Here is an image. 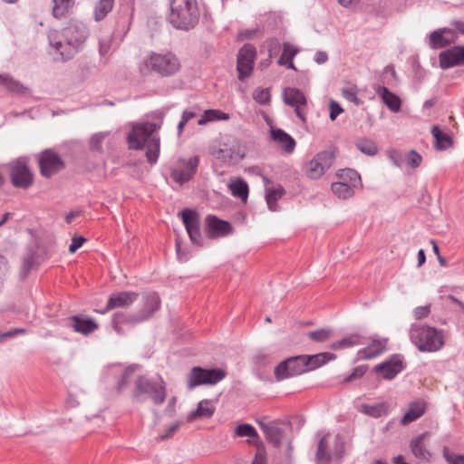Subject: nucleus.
I'll use <instances>...</instances> for the list:
<instances>
[{
	"instance_id": "f257e3e1",
	"label": "nucleus",
	"mask_w": 464,
	"mask_h": 464,
	"mask_svg": "<svg viewBox=\"0 0 464 464\" xmlns=\"http://www.w3.org/2000/svg\"><path fill=\"white\" fill-rule=\"evenodd\" d=\"M88 37V28L80 22H72L62 31L51 30L48 33L52 53L61 60H69L78 53Z\"/></svg>"
},
{
	"instance_id": "f03ea898",
	"label": "nucleus",
	"mask_w": 464,
	"mask_h": 464,
	"mask_svg": "<svg viewBox=\"0 0 464 464\" xmlns=\"http://www.w3.org/2000/svg\"><path fill=\"white\" fill-rule=\"evenodd\" d=\"M181 63L172 52H150L140 62L139 69L141 74L156 73L160 77H170L179 72Z\"/></svg>"
},
{
	"instance_id": "7ed1b4c3",
	"label": "nucleus",
	"mask_w": 464,
	"mask_h": 464,
	"mask_svg": "<svg viewBox=\"0 0 464 464\" xmlns=\"http://www.w3.org/2000/svg\"><path fill=\"white\" fill-rule=\"evenodd\" d=\"M199 16L197 0H171L168 20L174 28L188 31L198 24Z\"/></svg>"
},
{
	"instance_id": "20e7f679",
	"label": "nucleus",
	"mask_w": 464,
	"mask_h": 464,
	"mask_svg": "<svg viewBox=\"0 0 464 464\" xmlns=\"http://www.w3.org/2000/svg\"><path fill=\"white\" fill-rule=\"evenodd\" d=\"M160 299L157 293L150 292L141 295L140 307L137 312L132 314L115 313L112 317V324L114 330L121 334L120 324H139L148 320L150 316L160 309Z\"/></svg>"
},
{
	"instance_id": "39448f33",
	"label": "nucleus",
	"mask_w": 464,
	"mask_h": 464,
	"mask_svg": "<svg viewBox=\"0 0 464 464\" xmlns=\"http://www.w3.org/2000/svg\"><path fill=\"white\" fill-rule=\"evenodd\" d=\"M410 339L420 352H437L444 345L442 331L427 325L413 324L410 329Z\"/></svg>"
},
{
	"instance_id": "423d86ee",
	"label": "nucleus",
	"mask_w": 464,
	"mask_h": 464,
	"mask_svg": "<svg viewBox=\"0 0 464 464\" xmlns=\"http://www.w3.org/2000/svg\"><path fill=\"white\" fill-rule=\"evenodd\" d=\"M135 386L133 397L138 401H143V394L149 395L156 404H161L165 401V384L161 379L159 382H151L146 377L140 376L135 381Z\"/></svg>"
},
{
	"instance_id": "0eeeda50",
	"label": "nucleus",
	"mask_w": 464,
	"mask_h": 464,
	"mask_svg": "<svg viewBox=\"0 0 464 464\" xmlns=\"http://www.w3.org/2000/svg\"><path fill=\"white\" fill-rule=\"evenodd\" d=\"M335 156L334 149L318 152L304 166L305 176L311 179H320L332 167Z\"/></svg>"
},
{
	"instance_id": "6e6552de",
	"label": "nucleus",
	"mask_w": 464,
	"mask_h": 464,
	"mask_svg": "<svg viewBox=\"0 0 464 464\" xmlns=\"http://www.w3.org/2000/svg\"><path fill=\"white\" fill-rule=\"evenodd\" d=\"M160 128V124L151 122H143L133 125L131 131L127 136L130 149H143L151 137H159L157 130Z\"/></svg>"
},
{
	"instance_id": "1a4fd4ad",
	"label": "nucleus",
	"mask_w": 464,
	"mask_h": 464,
	"mask_svg": "<svg viewBox=\"0 0 464 464\" xmlns=\"http://www.w3.org/2000/svg\"><path fill=\"white\" fill-rule=\"evenodd\" d=\"M226 377L222 369H203L193 367L187 376V386L189 390L204 384H216Z\"/></svg>"
},
{
	"instance_id": "9d476101",
	"label": "nucleus",
	"mask_w": 464,
	"mask_h": 464,
	"mask_svg": "<svg viewBox=\"0 0 464 464\" xmlns=\"http://www.w3.org/2000/svg\"><path fill=\"white\" fill-rule=\"evenodd\" d=\"M308 371L307 356L301 355L291 357L280 362L275 369V376L277 381H282Z\"/></svg>"
},
{
	"instance_id": "9b49d317",
	"label": "nucleus",
	"mask_w": 464,
	"mask_h": 464,
	"mask_svg": "<svg viewBox=\"0 0 464 464\" xmlns=\"http://www.w3.org/2000/svg\"><path fill=\"white\" fill-rule=\"evenodd\" d=\"M329 439V434H326L319 440L315 454L316 464H330L332 459L343 457V444L336 438L332 447Z\"/></svg>"
},
{
	"instance_id": "f8f14e48",
	"label": "nucleus",
	"mask_w": 464,
	"mask_h": 464,
	"mask_svg": "<svg viewBox=\"0 0 464 464\" xmlns=\"http://www.w3.org/2000/svg\"><path fill=\"white\" fill-rule=\"evenodd\" d=\"M12 184L16 188H28L34 182V174L31 172L25 158H19L9 164Z\"/></svg>"
},
{
	"instance_id": "ddd939ff",
	"label": "nucleus",
	"mask_w": 464,
	"mask_h": 464,
	"mask_svg": "<svg viewBox=\"0 0 464 464\" xmlns=\"http://www.w3.org/2000/svg\"><path fill=\"white\" fill-rule=\"evenodd\" d=\"M198 163V156L179 159L171 169V178L179 185L189 181L196 174Z\"/></svg>"
},
{
	"instance_id": "4468645a",
	"label": "nucleus",
	"mask_w": 464,
	"mask_h": 464,
	"mask_svg": "<svg viewBox=\"0 0 464 464\" xmlns=\"http://www.w3.org/2000/svg\"><path fill=\"white\" fill-rule=\"evenodd\" d=\"M256 57V50L252 44H246L240 48L237 60V71L240 81H245L252 74Z\"/></svg>"
},
{
	"instance_id": "2eb2a0df",
	"label": "nucleus",
	"mask_w": 464,
	"mask_h": 464,
	"mask_svg": "<svg viewBox=\"0 0 464 464\" xmlns=\"http://www.w3.org/2000/svg\"><path fill=\"white\" fill-rule=\"evenodd\" d=\"M406 366L403 355L392 354L386 361L374 366L373 371L380 373L385 380H392Z\"/></svg>"
},
{
	"instance_id": "dca6fc26",
	"label": "nucleus",
	"mask_w": 464,
	"mask_h": 464,
	"mask_svg": "<svg viewBox=\"0 0 464 464\" xmlns=\"http://www.w3.org/2000/svg\"><path fill=\"white\" fill-rule=\"evenodd\" d=\"M38 161L40 172L45 178L52 177L64 167L61 157L52 150L43 151L39 156Z\"/></svg>"
},
{
	"instance_id": "f3484780",
	"label": "nucleus",
	"mask_w": 464,
	"mask_h": 464,
	"mask_svg": "<svg viewBox=\"0 0 464 464\" xmlns=\"http://www.w3.org/2000/svg\"><path fill=\"white\" fill-rule=\"evenodd\" d=\"M349 179V183L343 181H336L332 184L333 193L342 199H347L353 196L354 188L361 184V177L357 171L349 169L344 172Z\"/></svg>"
},
{
	"instance_id": "a211bd4d",
	"label": "nucleus",
	"mask_w": 464,
	"mask_h": 464,
	"mask_svg": "<svg viewBox=\"0 0 464 464\" xmlns=\"http://www.w3.org/2000/svg\"><path fill=\"white\" fill-rule=\"evenodd\" d=\"M182 221L191 242L197 246H203V237L200 231V218L198 214L191 209L181 212Z\"/></svg>"
},
{
	"instance_id": "6ab92c4d",
	"label": "nucleus",
	"mask_w": 464,
	"mask_h": 464,
	"mask_svg": "<svg viewBox=\"0 0 464 464\" xmlns=\"http://www.w3.org/2000/svg\"><path fill=\"white\" fill-rule=\"evenodd\" d=\"M439 61L442 69L464 65V46L456 45L442 51L439 55Z\"/></svg>"
},
{
	"instance_id": "aec40b11",
	"label": "nucleus",
	"mask_w": 464,
	"mask_h": 464,
	"mask_svg": "<svg viewBox=\"0 0 464 464\" xmlns=\"http://www.w3.org/2000/svg\"><path fill=\"white\" fill-rule=\"evenodd\" d=\"M284 102L295 107L296 116L303 121H305V114L303 107L306 105V98L304 93L295 88H285L283 92Z\"/></svg>"
},
{
	"instance_id": "412c9836",
	"label": "nucleus",
	"mask_w": 464,
	"mask_h": 464,
	"mask_svg": "<svg viewBox=\"0 0 464 464\" xmlns=\"http://www.w3.org/2000/svg\"><path fill=\"white\" fill-rule=\"evenodd\" d=\"M139 295L135 292H120L113 294L108 299L106 307L102 314L115 308H126L131 305L137 299Z\"/></svg>"
},
{
	"instance_id": "4be33fe9",
	"label": "nucleus",
	"mask_w": 464,
	"mask_h": 464,
	"mask_svg": "<svg viewBox=\"0 0 464 464\" xmlns=\"http://www.w3.org/2000/svg\"><path fill=\"white\" fill-rule=\"evenodd\" d=\"M456 33L448 28H441L432 32L430 36V46L433 49L443 48L455 42Z\"/></svg>"
},
{
	"instance_id": "5701e85b",
	"label": "nucleus",
	"mask_w": 464,
	"mask_h": 464,
	"mask_svg": "<svg viewBox=\"0 0 464 464\" xmlns=\"http://www.w3.org/2000/svg\"><path fill=\"white\" fill-rule=\"evenodd\" d=\"M426 410L427 403L422 399L410 402L407 411L400 420V423L405 426L415 421L426 412Z\"/></svg>"
},
{
	"instance_id": "b1692460",
	"label": "nucleus",
	"mask_w": 464,
	"mask_h": 464,
	"mask_svg": "<svg viewBox=\"0 0 464 464\" xmlns=\"http://www.w3.org/2000/svg\"><path fill=\"white\" fill-rule=\"evenodd\" d=\"M425 437L426 434L422 433L412 439L410 442L411 451L418 463H427L431 458V453L424 443Z\"/></svg>"
},
{
	"instance_id": "393cba45",
	"label": "nucleus",
	"mask_w": 464,
	"mask_h": 464,
	"mask_svg": "<svg viewBox=\"0 0 464 464\" xmlns=\"http://www.w3.org/2000/svg\"><path fill=\"white\" fill-rule=\"evenodd\" d=\"M67 326L71 327L74 332L87 335L93 333L98 324L94 320L83 318L80 315H73L67 320Z\"/></svg>"
},
{
	"instance_id": "a878e982",
	"label": "nucleus",
	"mask_w": 464,
	"mask_h": 464,
	"mask_svg": "<svg viewBox=\"0 0 464 464\" xmlns=\"http://www.w3.org/2000/svg\"><path fill=\"white\" fill-rule=\"evenodd\" d=\"M376 94L381 98L382 102L393 112H397L401 110V98L389 91L385 86L374 84L372 86Z\"/></svg>"
},
{
	"instance_id": "bb28decb",
	"label": "nucleus",
	"mask_w": 464,
	"mask_h": 464,
	"mask_svg": "<svg viewBox=\"0 0 464 464\" xmlns=\"http://www.w3.org/2000/svg\"><path fill=\"white\" fill-rule=\"evenodd\" d=\"M387 350V339H374L365 348L361 349L357 353L358 359L371 360L384 353Z\"/></svg>"
},
{
	"instance_id": "cd10ccee",
	"label": "nucleus",
	"mask_w": 464,
	"mask_h": 464,
	"mask_svg": "<svg viewBox=\"0 0 464 464\" xmlns=\"http://www.w3.org/2000/svg\"><path fill=\"white\" fill-rule=\"evenodd\" d=\"M207 231L211 237H223L231 231L228 222L221 220L215 216H208L206 218Z\"/></svg>"
},
{
	"instance_id": "c85d7f7f",
	"label": "nucleus",
	"mask_w": 464,
	"mask_h": 464,
	"mask_svg": "<svg viewBox=\"0 0 464 464\" xmlns=\"http://www.w3.org/2000/svg\"><path fill=\"white\" fill-rule=\"evenodd\" d=\"M260 429L263 430L266 440L278 447L284 438V430L277 425L276 422L266 423L258 421Z\"/></svg>"
},
{
	"instance_id": "c756f323",
	"label": "nucleus",
	"mask_w": 464,
	"mask_h": 464,
	"mask_svg": "<svg viewBox=\"0 0 464 464\" xmlns=\"http://www.w3.org/2000/svg\"><path fill=\"white\" fill-rule=\"evenodd\" d=\"M271 138L273 140L277 142L281 149L290 154L294 151L295 147V140L281 129L271 130Z\"/></svg>"
},
{
	"instance_id": "7c9ffc66",
	"label": "nucleus",
	"mask_w": 464,
	"mask_h": 464,
	"mask_svg": "<svg viewBox=\"0 0 464 464\" xmlns=\"http://www.w3.org/2000/svg\"><path fill=\"white\" fill-rule=\"evenodd\" d=\"M215 411L214 404L211 401L203 400L198 402L195 411H192L188 416V421H193L197 419H208Z\"/></svg>"
},
{
	"instance_id": "2f4dec72",
	"label": "nucleus",
	"mask_w": 464,
	"mask_h": 464,
	"mask_svg": "<svg viewBox=\"0 0 464 464\" xmlns=\"http://www.w3.org/2000/svg\"><path fill=\"white\" fill-rule=\"evenodd\" d=\"M431 134L435 139L434 146L436 150H443L452 147V138L450 135L443 133L439 128V126L434 125L431 128Z\"/></svg>"
},
{
	"instance_id": "473e14b6",
	"label": "nucleus",
	"mask_w": 464,
	"mask_h": 464,
	"mask_svg": "<svg viewBox=\"0 0 464 464\" xmlns=\"http://www.w3.org/2000/svg\"><path fill=\"white\" fill-rule=\"evenodd\" d=\"M75 0H53V15L55 18H62L68 15L73 6Z\"/></svg>"
},
{
	"instance_id": "72a5a7b5",
	"label": "nucleus",
	"mask_w": 464,
	"mask_h": 464,
	"mask_svg": "<svg viewBox=\"0 0 464 464\" xmlns=\"http://www.w3.org/2000/svg\"><path fill=\"white\" fill-rule=\"evenodd\" d=\"M0 85L8 92L19 94L25 93L28 91L25 86L9 74H0Z\"/></svg>"
},
{
	"instance_id": "f704fd0d",
	"label": "nucleus",
	"mask_w": 464,
	"mask_h": 464,
	"mask_svg": "<svg viewBox=\"0 0 464 464\" xmlns=\"http://www.w3.org/2000/svg\"><path fill=\"white\" fill-rule=\"evenodd\" d=\"M284 194L285 189L281 185L266 188V200L270 210L276 211L277 209L276 201L280 199Z\"/></svg>"
},
{
	"instance_id": "c9c22d12",
	"label": "nucleus",
	"mask_w": 464,
	"mask_h": 464,
	"mask_svg": "<svg viewBox=\"0 0 464 464\" xmlns=\"http://www.w3.org/2000/svg\"><path fill=\"white\" fill-rule=\"evenodd\" d=\"M355 146L362 153L371 157L375 156L379 151L375 141L365 137L358 139Z\"/></svg>"
},
{
	"instance_id": "e433bc0d",
	"label": "nucleus",
	"mask_w": 464,
	"mask_h": 464,
	"mask_svg": "<svg viewBox=\"0 0 464 464\" xmlns=\"http://www.w3.org/2000/svg\"><path fill=\"white\" fill-rule=\"evenodd\" d=\"M146 158L148 161L152 165L155 164L159 159L160 140V137H151L149 142L146 144Z\"/></svg>"
},
{
	"instance_id": "4c0bfd02",
	"label": "nucleus",
	"mask_w": 464,
	"mask_h": 464,
	"mask_svg": "<svg viewBox=\"0 0 464 464\" xmlns=\"http://www.w3.org/2000/svg\"><path fill=\"white\" fill-rule=\"evenodd\" d=\"M229 119V115L227 113H225L219 110H207L204 111V113L200 116V118L198 121V125H205L210 121H227Z\"/></svg>"
},
{
	"instance_id": "58836bf2",
	"label": "nucleus",
	"mask_w": 464,
	"mask_h": 464,
	"mask_svg": "<svg viewBox=\"0 0 464 464\" xmlns=\"http://www.w3.org/2000/svg\"><path fill=\"white\" fill-rule=\"evenodd\" d=\"M114 0H99L94 8L95 21H102L111 11Z\"/></svg>"
},
{
	"instance_id": "ea45409f",
	"label": "nucleus",
	"mask_w": 464,
	"mask_h": 464,
	"mask_svg": "<svg viewBox=\"0 0 464 464\" xmlns=\"http://www.w3.org/2000/svg\"><path fill=\"white\" fill-rule=\"evenodd\" d=\"M361 411L371 417L379 418L387 413V406L384 402H380L373 405L362 404L361 406Z\"/></svg>"
},
{
	"instance_id": "a19ab883",
	"label": "nucleus",
	"mask_w": 464,
	"mask_h": 464,
	"mask_svg": "<svg viewBox=\"0 0 464 464\" xmlns=\"http://www.w3.org/2000/svg\"><path fill=\"white\" fill-rule=\"evenodd\" d=\"M229 188L233 196L240 198L242 199L247 198L248 185L244 179H238L236 181L231 182L229 184Z\"/></svg>"
},
{
	"instance_id": "79ce46f5",
	"label": "nucleus",
	"mask_w": 464,
	"mask_h": 464,
	"mask_svg": "<svg viewBox=\"0 0 464 464\" xmlns=\"http://www.w3.org/2000/svg\"><path fill=\"white\" fill-rule=\"evenodd\" d=\"M362 343L361 336L359 334H351L336 343H332L333 350L344 349L352 346L359 345Z\"/></svg>"
},
{
	"instance_id": "37998d69",
	"label": "nucleus",
	"mask_w": 464,
	"mask_h": 464,
	"mask_svg": "<svg viewBox=\"0 0 464 464\" xmlns=\"http://www.w3.org/2000/svg\"><path fill=\"white\" fill-rule=\"evenodd\" d=\"M333 358V355L328 353H319L312 356H307L308 359V371L314 370L324 363L329 359Z\"/></svg>"
},
{
	"instance_id": "c03bdc74",
	"label": "nucleus",
	"mask_w": 464,
	"mask_h": 464,
	"mask_svg": "<svg viewBox=\"0 0 464 464\" xmlns=\"http://www.w3.org/2000/svg\"><path fill=\"white\" fill-rule=\"evenodd\" d=\"M333 334V331L330 328H322L315 331L307 333V336L314 342L323 343L327 341Z\"/></svg>"
},
{
	"instance_id": "a18cd8bd",
	"label": "nucleus",
	"mask_w": 464,
	"mask_h": 464,
	"mask_svg": "<svg viewBox=\"0 0 464 464\" xmlns=\"http://www.w3.org/2000/svg\"><path fill=\"white\" fill-rule=\"evenodd\" d=\"M298 48L294 47L291 44L287 42L284 43L283 53L278 60V63L286 64L285 60H293V58L298 53Z\"/></svg>"
},
{
	"instance_id": "49530a36",
	"label": "nucleus",
	"mask_w": 464,
	"mask_h": 464,
	"mask_svg": "<svg viewBox=\"0 0 464 464\" xmlns=\"http://www.w3.org/2000/svg\"><path fill=\"white\" fill-rule=\"evenodd\" d=\"M235 433L238 437L255 438L257 436L256 429L252 425L246 423L238 425L235 430Z\"/></svg>"
},
{
	"instance_id": "de8ad7c7",
	"label": "nucleus",
	"mask_w": 464,
	"mask_h": 464,
	"mask_svg": "<svg viewBox=\"0 0 464 464\" xmlns=\"http://www.w3.org/2000/svg\"><path fill=\"white\" fill-rule=\"evenodd\" d=\"M109 132H98L92 136L90 140V148L92 150L102 152V142L104 139L108 136Z\"/></svg>"
},
{
	"instance_id": "09e8293b",
	"label": "nucleus",
	"mask_w": 464,
	"mask_h": 464,
	"mask_svg": "<svg viewBox=\"0 0 464 464\" xmlns=\"http://www.w3.org/2000/svg\"><path fill=\"white\" fill-rule=\"evenodd\" d=\"M405 161L410 168H418L422 161V157L416 150H410L405 155Z\"/></svg>"
},
{
	"instance_id": "8fccbe9b",
	"label": "nucleus",
	"mask_w": 464,
	"mask_h": 464,
	"mask_svg": "<svg viewBox=\"0 0 464 464\" xmlns=\"http://www.w3.org/2000/svg\"><path fill=\"white\" fill-rule=\"evenodd\" d=\"M388 158L396 167H401L405 161V156L398 150L392 149L388 151Z\"/></svg>"
},
{
	"instance_id": "3c124183",
	"label": "nucleus",
	"mask_w": 464,
	"mask_h": 464,
	"mask_svg": "<svg viewBox=\"0 0 464 464\" xmlns=\"http://www.w3.org/2000/svg\"><path fill=\"white\" fill-rule=\"evenodd\" d=\"M254 100L259 104H266L270 100V92L268 89H256L253 93Z\"/></svg>"
},
{
	"instance_id": "603ef678",
	"label": "nucleus",
	"mask_w": 464,
	"mask_h": 464,
	"mask_svg": "<svg viewBox=\"0 0 464 464\" xmlns=\"http://www.w3.org/2000/svg\"><path fill=\"white\" fill-rule=\"evenodd\" d=\"M343 97L347 101L353 102L356 105L360 104V99L358 98L355 88H345L342 91Z\"/></svg>"
},
{
	"instance_id": "864d4df0",
	"label": "nucleus",
	"mask_w": 464,
	"mask_h": 464,
	"mask_svg": "<svg viewBox=\"0 0 464 464\" xmlns=\"http://www.w3.org/2000/svg\"><path fill=\"white\" fill-rule=\"evenodd\" d=\"M329 111H330L329 117L332 121H334L343 111L341 105L334 100L330 101Z\"/></svg>"
},
{
	"instance_id": "5fc2aeb1",
	"label": "nucleus",
	"mask_w": 464,
	"mask_h": 464,
	"mask_svg": "<svg viewBox=\"0 0 464 464\" xmlns=\"http://www.w3.org/2000/svg\"><path fill=\"white\" fill-rule=\"evenodd\" d=\"M446 302H450L452 305H454V309L456 312L464 314V303L459 300L452 295H449L444 297Z\"/></svg>"
},
{
	"instance_id": "6e6d98bb",
	"label": "nucleus",
	"mask_w": 464,
	"mask_h": 464,
	"mask_svg": "<svg viewBox=\"0 0 464 464\" xmlns=\"http://www.w3.org/2000/svg\"><path fill=\"white\" fill-rule=\"evenodd\" d=\"M430 313V305L418 306L413 310V315L417 320L425 318Z\"/></svg>"
},
{
	"instance_id": "4d7b16f0",
	"label": "nucleus",
	"mask_w": 464,
	"mask_h": 464,
	"mask_svg": "<svg viewBox=\"0 0 464 464\" xmlns=\"http://www.w3.org/2000/svg\"><path fill=\"white\" fill-rule=\"evenodd\" d=\"M366 372V368L363 367V366H358L356 368L353 369V372L351 374H349L345 379H344V382H351L353 380H355V379H358V378H361L364 375Z\"/></svg>"
},
{
	"instance_id": "13d9d810",
	"label": "nucleus",
	"mask_w": 464,
	"mask_h": 464,
	"mask_svg": "<svg viewBox=\"0 0 464 464\" xmlns=\"http://www.w3.org/2000/svg\"><path fill=\"white\" fill-rule=\"evenodd\" d=\"M85 241L86 238L83 237H73L69 246L70 253H75Z\"/></svg>"
},
{
	"instance_id": "bf43d9fd",
	"label": "nucleus",
	"mask_w": 464,
	"mask_h": 464,
	"mask_svg": "<svg viewBox=\"0 0 464 464\" xmlns=\"http://www.w3.org/2000/svg\"><path fill=\"white\" fill-rule=\"evenodd\" d=\"M26 333V330L24 328H14L7 332L0 334V341H2L5 338H12L19 334H24Z\"/></svg>"
},
{
	"instance_id": "052dcab7",
	"label": "nucleus",
	"mask_w": 464,
	"mask_h": 464,
	"mask_svg": "<svg viewBox=\"0 0 464 464\" xmlns=\"http://www.w3.org/2000/svg\"><path fill=\"white\" fill-rule=\"evenodd\" d=\"M445 459L449 464H464V454L463 455H446Z\"/></svg>"
},
{
	"instance_id": "680f3d73",
	"label": "nucleus",
	"mask_w": 464,
	"mask_h": 464,
	"mask_svg": "<svg viewBox=\"0 0 464 464\" xmlns=\"http://www.w3.org/2000/svg\"><path fill=\"white\" fill-rule=\"evenodd\" d=\"M179 422L171 424L169 427L167 432L160 435V439L161 440H166V439L170 438L176 432V430L179 429Z\"/></svg>"
},
{
	"instance_id": "e2e57ef3",
	"label": "nucleus",
	"mask_w": 464,
	"mask_h": 464,
	"mask_svg": "<svg viewBox=\"0 0 464 464\" xmlns=\"http://www.w3.org/2000/svg\"><path fill=\"white\" fill-rule=\"evenodd\" d=\"M136 366H130L126 369L123 373L121 382H120V387H123L127 382L130 375L135 371Z\"/></svg>"
},
{
	"instance_id": "0e129e2a",
	"label": "nucleus",
	"mask_w": 464,
	"mask_h": 464,
	"mask_svg": "<svg viewBox=\"0 0 464 464\" xmlns=\"http://www.w3.org/2000/svg\"><path fill=\"white\" fill-rule=\"evenodd\" d=\"M328 60V55L326 53L319 51L314 55V61L318 64H323Z\"/></svg>"
},
{
	"instance_id": "69168bd1",
	"label": "nucleus",
	"mask_w": 464,
	"mask_h": 464,
	"mask_svg": "<svg viewBox=\"0 0 464 464\" xmlns=\"http://www.w3.org/2000/svg\"><path fill=\"white\" fill-rule=\"evenodd\" d=\"M197 116V112L195 111H192V110H185L183 112H182V116L181 118L186 121L188 122L189 120L195 118Z\"/></svg>"
},
{
	"instance_id": "338daca9",
	"label": "nucleus",
	"mask_w": 464,
	"mask_h": 464,
	"mask_svg": "<svg viewBox=\"0 0 464 464\" xmlns=\"http://www.w3.org/2000/svg\"><path fill=\"white\" fill-rule=\"evenodd\" d=\"M266 457L263 453L258 452L256 454V457L254 460L252 461V464H266Z\"/></svg>"
},
{
	"instance_id": "774afa93",
	"label": "nucleus",
	"mask_w": 464,
	"mask_h": 464,
	"mask_svg": "<svg viewBox=\"0 0 464 464\" xmlns=\"http://www.w3.org/2000/svg\"><path fill=\"white\" fill-rule=\"evenodd\" d=\"M392 464H409L404 460L401 455L396 456L392 459Z\"/></svg>"
}]
</instances>
